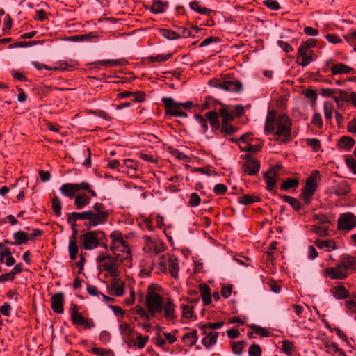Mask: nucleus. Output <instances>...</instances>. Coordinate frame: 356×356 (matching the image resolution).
<instances>
[{
  "mask_svg": "<svg viewBox=\"0 0 356 356\" xmlns=\"http://www.w3.org/2000/svg\"><path fill=\"white\" fill-rule=\"evenodd\" d=\"M124 282L118 279H114L111 284V289L114 290V295L117 297L121 296L124 293Z\"/></svg>",
  "mask_w": 356,
  "mask_h": 356,
  "instance_id": "ea45409f",
  "label": "nucleus"
},
{
  "mask_svg": "<svg viewBox=\"0 0 356 356\" xmlns=\"http://www.w3.org/2000/svg\"><path fill=\"white\" fill-rule=\"evenodd\" d=\"M92 353L99 356H115L113 351L111 349L94 347L90 351Z\"/></svg>",
  "mask_w": 356,
  "mask_h": 356,
  "instance_id": "4d7b16f0",
  "label": "nucleus"
},
{
  "mask_svg": "<svg viewBox=\"0 0 356 356\" xmlns=\"http://www.w3.org/2000/svg\"><path fill=\"white\" fill-rule=\"evenodd\" d=\"M144 246L143 250L146 253L159 254L165 251V244L156 239H154L152 237L149 236H143Z\"/></svg>",
  "mask_w": 356,
  "mask_h": 356,
  "instance_id": "1a4fd4ad",
  "label": "nucleus"
},
{
  "mask_svg": "<svg viewBox=\"0 0 356 356\" xmlns=\"http://www.w3.org/2000/svg\"><path fill=\"white\" fill-rule=\"evenodd\" d=\"M218 335L219 334L218 332H210L202 339V343L207 348H209L211 346L216 343Z\"/></svg>",
  "mask_w": 356,
  "mask_h": 356,
  "instance_id": "2f4dec72",
  "label": "nucleus"
},
{
  "mask_svg": "<svg viewBox=\"0 0 356 356\" xmlns=\"http://www.w3.org/2000/svg\"><path fill=\"white\" fill-rule=\"evenodd\" d=\"M198 339L197 331L193 330L190 332L184 334L182 337V341L184 343L187 344L189 347L195 345Z\"/></svg>",
  "mask_w": 356,
  "mask_h": 356,
  "instance_id": "7c9ffc66",
  "label": "nucleus"
},
{
  "mask_svg": "<svg viewBox=\"0 0 356 356\" xmlns=\"http://www.w3.org/2000/svg\"><path fill=\"white\" fill-rule=\"evenodd\" d=\"M79 306L72 304L70 307L71 321L74 325H83L85 329H92L95 327V323L92 318H85L79 312Z\"/></svg>",
  "mask_w": 356,
  "mask_h": 356,
  "instance_id": "6e6552de",
  "label": "nucleus"
},
{
  "mask_svg": "<svg viewBox=\"0 0 356 356\" xmlns=\"http://www.w3.org/2000/svg\"><path fill=\"white\" fill-rule=\"evenodd\" d=\"M90 194L88 193V194L85 193H79L74 197V205L77 209H82L86 206L88 205L90 202L91 198L90 197Z\"/></svg>",
  "mask_w": 356,
  "mask_h": 356,
  "instance_id": "b1692460",
  "label": "nucleus"
},
{
  "mask_svg": "<svg viewBox=\"0 0 356 356\" xmlns=\"http://www.w3.org/2000/svg\"><path fill=\"white\" fill-rule=\"evenodd\" d=\"M345 163L350 171L356 175V160L351 156H347L345 159Z\"/></svg>",
  "mask_w": 356,
  "mask_h": 356,
  "instance_id": "774afa93",
  "label": "nucleus"
},
{
  "mask_svg": "<svg viewBox=\"0 0 356 356\" xmlns=\"http://www.w3.org/2000/svg\"><path fill=\"white\" fill-rule=\"evenodd\" d=\"M276 131L274 133L276 140L288 143L290 141L292 122L286 115H280L275 120Z\"/></svg>",
  "mask_w": 356,
  "mask_h": 356,
  "instance_id": "f03ea898",
  "label": "nucleus"
},
{
  "mask_svg": "<svg viewBox=\"0 0 356 356\" xmlns=\"http://www.w3.org/2000/svg\"><path fill=\"white\" fill-rule=\"evenodd\" d=\"M314 54L313 50L309 51L300 46L298 49L296 63L302 67L307 66L314 60Z\"/></svg>",
  "mask_w": 356,
  "mask_h": 356,
  "instance_id": "dca6fc26",
  "label": "nucleus"
},
{
  "mask_svg": "<svg viewBox=\"0 0 356 356\" xmlns=\"http://www.w3.org/2000/svg\"><path fill=\"white\" fill-rule=\"evenodd\" d=\"M241 159L245 161L241 165L243 173L250 176H254L259 173L261 168L260 161L252 156L251 154L241 155Z\"/></svg>",
  "mask_w": 356,
  "mask_h": 356,
  "instance_id": "0eeeda50",
  "label": "nucleus"
},
{
  "mask_svg": "<svg viewBox=\"0 0 356 356\" xmlns=\"http://www.w3.org/2000/svg\"><path fill=\"white\" fill-rule=\"evenodd\" d=\"M180 307L182 310V316L187 319H191L193 317L194 311L193 307L186 305H181Z\"/></svg>",
  "mask_w": 356,
  "mask_h": 356,
  "instance_id": "69168bd1",
  "label": "nucleus"
},
{
  "mask_svg": "<svg viewBox=\"0 0 356 356\" xmlns=\"http://www.w3.org/2000/svg\"><path fill=\"white\" fill-rule=\"evenodd\" d=\"M172 56V54L169 53L167 54H160L157 56H152L148 58V60L152 63H163Z\"/></svg>",
  "mask_w": 356,
  "mask_h": 356,
  "instance_id": "5fc2aeb1",
  "label": "nucleus"
},
{
  "mask_svg": "<svg viewBox=\"0 0 356 356\" xmlns=\"http://www.w3.org/2000/svg\"><path fill=\"white\" fill-rule=\"evenodd\" d=\"M345 272L356 270V257L347 254L341 255L339 260Z\"/></svg>",
  "mask_w": 356,
  "mask_h": 356,
  "instance_id": "412c9836",
  "label": "nucleus"
},
{
  "mask_svg": "<svg viewBox=\"0 0 356 356\" xmlns=\"http://www.w3.org/2000/svg\"><path fill=\"white\" fill-rule=\"evenodd\" d=\"M219 115H220V111L218 112L212 111L207 112L204 114L205 118L207 119V122L210 124L211 131L214 134H217L218 130L221 124L219 120Z\"/></svg>",
  "mask_w": 356,
  "mask_h": 356,
  "instance_id": "aec40b11",
  "label": "nucleus"
},
{
  "mask_svg": "<svg viewBox=\"0 0 356 356\" xmlns=\"http://www.w3.org/2000/svg\"><path fill=\"white\" fill-rule=\"evenodd\" d=\"M117 262L127 263V259L118 254L117 259L104 261L102 264L105 271L108 272L111 276L115 277L118 275Z\"/></svg>",
  "mask_w": 356,
  "mask_h": 356,
  "instance_id": "f3484780",
  "label": "nucleus"
},
{
  "mask_svg": "<svg viewBox=\"0 0 356 356\" xmlns=\"http://www.w3.org/2000/svg\"><path fill=\"white\" fill-rule=\"evenodd\" d=\"M119 330L120 334L124 337H130L131 336L134 329L131 327V325L128 323H123L119 325Z\"/></svg>",
  "mask_w": 356,
  "mask_h": 356,
  "instance_id": "bf43d9fd",
  "label": "nucleus"
},
{
  "mask_svg": "<svg viewBox=\"0 0 356 356\" xmlns=\"http://www.w3.org/2000/svg\"><path fill=\"white\" fill-rule=\"evenodd\" d=\"M65 296L63 293L58 292L51 298V308L56 314H61L64 312Z\"/></svg>",
  "mask_w": 356,
  "mask_h": 356,
  "instance_id": "a211bd4d",
  "label": "nucleus"
},
{
  "mask_svg": "<svg viewBox=\"0 0 356 356\" xmlns=\"http://www.w3.org/2000/svg\"><path fill=\"white\" fill-rule=\"evenodd\" d=\"M256 334L259 335L262 337H268L270 336V332L264 327L259 325L252 324L250 326Z\"/></svg>",
  "mask_w": 356,
  "mask_h": 356,
  "instance_id": "13d9d810",
  "label": "nucleus"
},
{
  "mask_svg": "<svg viewBox=\"0 0 356 356\" xmlns=\"http://www.w3.org/2000/svg\"><path fill=\"white\" fill-rule=\"evenodd\" d=\"M149 336H143L141 334H138L136 336L137 342L130 341L127 342L128 346L131 347L132 345L136 346L138 348H143L147 343L149 341ZM127 343V341H125Z\"/></svg>",
  "mask_w": 356,
  "mask_h": 356,
  "instance_id": "c03bdc74",
  "label": "nucleus"
},
{
  "mask_svg": "<svg viewBox=\"0 0 356 356\" xmlns=\"http://www.w3.org/2000/svg\"><path fill=\"white\" fill-rule=\"evenodd\" d=\"M161 101L165 106V115L175 116V113L181 109L180 103L175 102L172 97H165Z\"/></svg>",
  "mask_w": 356,
  "mask_h": 356,
  "instance_id": "6ab92c4d",
  "label": "nucleus"
},
{
  "mask_svg": "<svg viewBox=\"0 0 356 356\" xmlns=\"http://www.w3.org/2000/svg\"><path fill=\"white\" fill-rule=\"evenodd\" d=\"M355 145V140L352 137L347 136H343L337 142L339 149L346 151H350Z\"/></svg>",
  "mask_w": 356,
  "mask_h": 356,
  "instance_id": "393cba45",
  "label": "nucleus"
},
{
  "mask_svg": "<svg viewBox=\"0 0 356 356\" xmlns=\"http://www.w3.org/2000/svg\"><path fill=\"white\" fill-rule=\"evenodd\" d=\"M271 114H273V118L270 116H267L264 127V132L266 135L271 134L275 133V130L276 129L275 120H276V113L275 111H272Z\"/></svg>",
  "mask_w": 356,
  "mask_h": 356,
  "instance_id": "c756f323",
  "label": "nucleus"
},
{
  "mask_svg": "<svg viewBox=\"0 0 356 356\" xmlns=\"http://www.w3.org/2000/svg\"><path fill=\"white\" fill-rule=\"evenodd\" d=\"M189 6L195 12L207 16H209L210 14L213 12V10L211 9L202 7L200 5V2L197 1H191L189 3Z\"/></svg>",
  "mask_w": 356,
  "mask_h": 356,
  "instance_id": "c9c22d12",
  "label": "nucleus"
},
{
  "mask_svg": "<svg viewBox=\"0 0 356 356\" xmlns=\"http://www.w3.org/2000/svg\"><path fill=\"white\" fill-rule=\"evenodd\" d=\"M99 234V232L97 231H89L82 235L81 239L83 240V248L84 250H93L99 245V241L98 239ZM100 234L104 236H106L104 232H101Z\"/></svg>",
  "mask_w": 356,
  "mask_h": 356,
  "instance_id": "f8f14e48",
  "label": "nucleus"
},
{
  "mask_svg": "<svg viewBox=\"0 0 356 356\" xmlns=\"http://www.w3.org/2000/svg\"><path fill=\"white\" fill-rule=\"evenodd\" d=\"M351 191L350 186L346 181L338 183L334 187V193L337 196H345Z\"/></svg>",
  "mask_w": 356,
  "mask_h": 356,
  "instance_id": "bb28decb",
  "label": "nucleus"
},
{
  "mask_svg": "<svg viewBox=\"0 0 356 356\" xmlns=\"http://www.w3.org/2000/svg\"><path fill=\"white\" fill-rule=\"evenodd\" d=\"M194 118L197 122H198L202 127L203 132L206 133L209 129V127L207 119L205 118V116H202L200 114H195Z\"/></svg>",
  "mask_w": 356,
  "mask_h": 356,
  "instance_id": "e2e57ef3",
  "label": "nucleus"
},
{
  "mask_svg": "<svg viewBox=\"0 0 356 356\" xmlns=\"http://www.w3.org/2000/svg\"><path fill=\"white\" fill-rule=\"evenodd\" d=\"M222 90L231 92L239 93L243 90V84L238 79L225 80L222 83Z\"/></svg>",
  "mask_w": 356,
  "mask_h": 356,
  "instance_id": "4be33fe9",
  "label": "nucleus"
},
{
  "mask_svg": "<svg viewBox=\"0 0 356 356\" xmlns=\"http://www.w3.org/2000/svg\"><path fill=\"white\" fill-rule=\"evenodd\" d=\"M261 145H252L250 143H246L244 145H239L240 150L248 152V154L259 152L261 151Z\"/></svg>",
  "mask_w": 356,
  "mask_h": 356,
  "instance_id": "49530a36",
  "label": "nucleus"
},
{
  "mask_svg": "<svg viewBox=\"0 0 356 356\" xmlns=\"http://www.w3.org/2000/svg\"><path fill=\"white\" fill-rule=\"evenodd\" d=\"M200 290L201 292V297L204 305H209L211 302V292L210 287L207 285H200Z\"/></svg>",
  "mask_w": 356,
  "mask_h": 356,
  "instance_id": "473e14b6",
  "label": "nucleus"
},
{
  "mask_svg": "<svg viewBox=\"0 0 356 356\" xmlns=\"http://www.w3.org/2000/svg\"><path fill=\"white\" fill-rule=\"evenodd\" d=\"M175 305L171 298H168L167 301L163 304V310L164 317L167 321H173L176 318Z\"/></svg>",
  "mask_w": 356,
  "mask_h": 356,
  "instance_id": "5701e85b",
  "label": "nucleus"
},
{
  "mask_svg": "<svg viewBox=\"0 0 356 356\" xmlns=\"http://www.w3.org/2000/svg\"><path fill=\"white\" fill-rule=\"evenodd\" d=\"M219 104L222 106L220 108V113L225 112L228 116L232 117L233 120L235 118L241 117L245 113L244 107L241 104L229 105L223 104L221 102Z\"/></svg>",
  "mask_w": 356,
  "mask_h": 356,
  "instance_id": "4468645a",
  "label": "nucleus"
},
{
  "mask_svg": "<svg viewBox=\"0 0 356 356\" xmlns=\"http://www.w3.org/2000/svg\"><path fill=\"white\" fill-rule=\"evenodd\" d=\"M126 62L125 59L102 60L98 61L96 64L108 67L124 65Z\"/></svg>",
  "mask_w": 356,
  "mask_h": 356,
  "instance_id": "de8ad7c7",
  "label": "nucleus"
},
{
  "mask_svg": "<svg viewBox=\"0 0 356 356\" xmlns=\"http://www.w3.org/2000/svg\"><path fill=\"white\" fill-rule=\"evenodd\" d=\"M51 207L54 214L59 217L61 215L62 202L58 197L54 196L51 198Z\"/></svg>",
  "mask_w": 356,
  "mask_h": 356,
  "instance_id": "8fccbe9b",
  "label": "nucleus"
},
{
  "mask_svg": "<svg viewBox=\"0 0 356 356\" xmlns=\"http://www.w3.org/2000/svg\"><path fill=\"white\" fill-rule=\"evenodd\" d=\"M280 197L282 198L285 202L289 204L295 211H300L301 204L298 199L286 195H280Z\"/></svg>",
  "mask_w": 356,
  "mask_h": 356,
  "instance_id": "37998d69",
  "label": "nucleus"
},
{
  "mask_svg": "<svg viewBox=\"0 0 356 356\" xmlns=\"http://www.w3.org/2000/svg\"><path fill=\"white\" fill-rule=\"evenodd\" d=\"M323 110L325 120L330 122L332 118L333 106L332 104L325 102L323 104Z\"/></svg>",
  "mask_w": 356,
  "mask_h": 356,
  "instance_id": "338daca9",
  "label": "nucleus"
},
{
  "mask_svg": "<svg viewBox=\"0 0 356 356\" xmlns=\"http://www.w3.org/2000/svg\"><path fill=\"white\" fill-rule=\"evenodd\" d=\"M324 346L328 353L334 355L338 353V356H346L344 351L340 349L337 344L334 342L330 343L326 341L324 343Z\"/></svg>",
  "mask_w": 356,
  "mask_h": 356,
  "instance_id": "e433bc0d",
  "label": "nucleus"
},
{
  "mask_svg": "<svg viewBox=\"0 0 356 356\" xmlns=\"http://www.w3.org/2000/svg\"><path fill=\"white\" fill-rule=\"evenodd\" d=\"M323 275L324 277L332 280H344L348 277L349 273L348 272H345L338 261L334 267L325 268L323 271Z\"/></svg>",
  "mask_w": 356,
  "mask_h": 356,
  "instance_id": "ddd939ff",
  "label": "nucleus"
},
{
  "mask_svg": "<svg viewBox=\"0 0 356 356\" xmlns=\"http://www.w3.org/2000/svg\"><path fill=\"white\" fill-rule=\"evenodd\" d=\"M79 191H86L92 197H97L96 191L93 190L92 186L86 181L76 184L66 183L63 184L60 188L61 194L70 198L75 197L76 193Z\"/></svg>",
  "mask_w": 356,
  "mask_h": 356,
  "instance_id": "39448f33",
  "label": "nucleus"
},
{
  "mask_svg": "<svg viewBox=\"0 0 356 356\" xmlns=\"http://www.w3.org/2000/svg\"><path fill=\"white\" fill-rule=\"evenodd\" d=\"M110 214V211L106 209L103 203L95 202L92 207V209L83 212L74 211L71 213H68L67 221L87 220L88 222H86L85 225L90 228L106 223L108 220Z\"/></svg>",
  "mask_w": 356,
  "mask_h": 356,
  "instance_id": "f257e3e1",
  "label": "nucleus"
},
{
  "mask_svg": "<svg viewBox=\"0 0 356 356\" xmlns=\"http://www.w3.org/2000/svg\"><path fill=\"white\" fill-rule=\"evenodd\" d=\"M353 70V68L343 63H339L332 66L331 72L332 75L348 74Z\"/></svg>",
  "mask_w": 356,
  "mask_h": 356,
  "instance_id": "cd10ccee",
  "label": "nucleus"
},
{
  "mask_svg": "<svg viewBox=\"0 0 356 356\" xmlns=\"http://www.w3.org/2000/svg\"><path fill=\"white\" fill-rule=\"evenodd\" d=\"M13 237L15 240L13 241L15 245L25 244L27 243V242L29 241V234L22 230H19L15 232L13 234Z\"/></svg>",
  "mask_w": 356,
  "mask_h": 356,
  "instance_id": "c85d7f7f",
  "label": "nucleus"
},
{
  "mask_svg": "<svg viewBox=\"0 0 356 356\" xmlns=\"http://www.w3.org/2000/svg\"><path fill=\"white\" fill-rule=\"evenodd\" d=\"M320 179L321 174L317 170H313L311 175L307 179L305 185L302 188V191L300 195V197L304 200L306 205L311 204L312 197L318 188L316 181Z\"/></svg>",
  "mask_w": 356,
  "mask_h": 356,
  "instance_id": "20e7f679",
  "label": "nucleus"
},
{
  "mask_svg": "<svg viewBox=\"0 0 356 356\" xmlns=\"http://www.w3.org/2000/svg\"><path fill=\"white\" fill-rule=\"evenodd\" d=\"M179 266L177 259H170L169 272L174 278H177L179 275Z\"/></svg>",
  "mask_w": 356,
  "mask_h": 356,
  "instance_id": "864d4df0",
  "label": "nucleus"
},
{
  "mask_svg": "<svg viewBox=\"0 0 356 356\" xmlns=\"http://www.w3.org/2000/svg\"><path fill=\"white\" fill-rule=\"evenodd\" d=\"M99 35L95 32H89L85 34L75 35L71 36L70 40L73 42L97 40Z\"/></svg>",
  "mask_w": 356,
  "mask_h": 356,
  "instance_id": "a878e982",
  "label": "nucleus"
},
{
  "mask_svg": "<svg viewBox=\"0 0 356 356\" xmlns=\"http://www.w3.org/2000/svg\"><path fill=\"white\" fill-rule=\"evenodd\" d=\"M201 198L197 193H192L189 196L188 204L189 207H195L200 205Z\"/></svg>",
  "mask_w": 356,
  "mask_h": 356,
  "instance_id": "0e129e2a",
  "label": "nucleus"
},
{
  "mask_svg": "<svg viewBox=\"0 0 356 356\" xmlns=\"http://www.w3.org/2000/svg\"><path fill=\"white\" fill-rule=\"evenodd\" d=\"M111 239V244L109 250L115 252L116 251L122 252L124 254L123 257L127 259V264H131L132 255L131 248L129 246L127 241L124 238L123 234L119 230H115L110 234Z\"/></svg>",
  "mask_w": 356,
  "mask_h": 356,
  "instance_id": "7ed1b4c3",
  "label": "nucleus"
},
{
  "mask_svg": "<svg viewBox=\"0 0 356 356\" xmlns=\"http://www.w3.org/2000/svg\"><path fill=\"white\" fill-rule=\"evenodd\" d=\"M299 185V179L298 178H287L286 180L284 181L281 186L280 189L282 191H288L290 189H295Z\"/></svg>",
  "mask_w": 356,
  "mask_h": 356,
  "instance_id": "58836bf2",
  "label": "nucleus"
},
{
  "mask_svg": "<svg viewBox=\"0 0 356 356\" xmlns=\"http://www.w3.org/2000/svg\"><path fill=\"white\" fill-rule=\"evenodd\" d=\"M145 304L147 311L152 318L163 311L162 296L159 293L151 291L149 287L145 296Z\"/></svg>",
  "mask_w": 356,
  "mask_h": 356,
  "instance_id": "423d86ee",
  "label": "nucleus"
},
{
  "mask_svg": "<svg viewBox=\"0 0 356 356\" xmlns=\"http://www.w3.org/2000/svg\"><path fill=\"white\" fill-rule=\"evenodd\" d=\"M223 325H224V322L223 321H219V322H215V323L209 322V323H204V324H199L197 325V327L200 329L203 330L202 334H206V331H205L206 329L216 330V329L220 328Z\"/></svg>",
  "mask_w": 356,
  "mask_h": 356,
  "instance_id": "603ef678",
  "label": "nucleus"
},
{
  "mask_svg": "<svg viewBox=\"0 0 356 356\" xmlns=\"http://www.w3.org/2000/svg\"><path fill=\"white\" fill-rule=\"evenodd\" d=\"M134 312L140 316L142 320L149 321L152 317L150 313H147L145 310L140 305H136L134 309Z\"/></svg>",
  "mask_w": 356,
  "mask_h": 356,
  "instance_id": "6e6d98bb",
  "label": "nucleus"
},
{
  "mask_svg": "<svg viewBox=\"0 0 356 356\" xmlns=\"http://www.w3.org/2000/svg\"><path fill=\"white\" fill-rule=\"evenodd\" d=\"M220 114L222 118V122L216 135L220 134L222 136L226 137L228 136H232L237 132L238 127L232 124V122H233L232 117L228 116L225 112Z\"/></svg>",
  "mask_w": 356,
  "mask_h": 356,
  "instance_id": "9d476101",
  "label": "nucleus"
},
{
  "mask_svg": "<svg viewBox=\"0 0 356 356\" xmlns=\"http://www.w3.org/2000/svg\"><path fill=\"white\" fill-rule=\"evenodd\" d=\"M315 245L320 249L327 248V251L333 250L337 248L336 243L332 240H316Z\"/></svg>",
  "mask_w": 356,
  "mask_h": 356,
  "instance_id": "79ce46f5",
  "label": "nucleus"
},
{
  "mask_svg": "<svg viewBox=\"0 0 356 356\" xmlns=\"http://www.w3.org/2000/svg\"><path fill=\"white\" fill-rule=\"evenodd\" d=\"M278 171L275 168H270L264 174V179L266 183V189L270 191L273 195H277V192L275 190Z\"/></svg>",
  "mask_w": 356,
  "mask_h": 356,
  "instance_id": "2eb2a0df",
  "label": "nucleus"
},
{
  "mask_svg": "<svg viewBox=\"0 0 356 356\" xmlns=\"http://www.w3.org/2000/svg\"><path fill=\"white\" fill-rule=\"evenodd\" d=\"M167 6L168 3H164L161 0H154L149 10L152 13L159 14L164 13Z\"/></svg>",
  "mask_w": 356,
  "mask_h": 356,
  "instance_id": "4c0bfd02",
  "label": "nucleus"
},
{
  "mask_svg": "<svg viewBox=\"0 0 356 356\" xmlns=\"http://www.w3.org/2000/svg\"><path fill=\"white\" fill-rule=\"evenodd\" d=\"M282 351L287 355H293L295 351V346L292 341L289 340H283L282 341Z\"/></svg>",
  "mask_w": 356,
  "mask_h": 356,
  "instance_id": "3c124183",
  "label": "nucleus"
},
{
  "mask_svg": "<svg viewBox=\"0 0 356 356\" xmlns=\"http://www.w3.org/2000/svg\"><path fill=\"white\" fill-rule=\"evenodd\" d=\"M306 144L312 148L314 152H318L321 147V141L317 138H307Z\"/></svg>",
  "mask_w": 356,
  "mask_h": 356,
  "instance_id": "680f3d73",
  "label": "nucleus"
},
{
  "mask_svg": "<svg viewBox=\"0 0 356 356\" xmlns=\"http://www.w3.org/2000/svg\"><path fill=\"white\" fill-rule=\"evenodd\" d=\"M356 227V216L351 212L341 213L337 220V229L348 232Z\"/></svg>",
  "mask_w": 356,
  "mask_h": 356,
  "instance_id": "9b49d317",
  "label": "nucleus"
},
{
  "mask_svg": "<svg viewBox=\"0 0 356 356\" xmlns=\"http://www.w3.org/2000/svg\"><path fill=\"white\" fill-rule=\"evenodd\" d=\"M261 201V198L258 195L246 194L241 196L238 198L239 204L243 205H248L254 202H259Z\"/></svg>",
  "mask_w": 356,
  "mask_h": 356,
  "instance_id": "72a5a7b5",
  "label": "nucleus"
},
{
  "mask_svg": "<svg viewBox=\"0 0 356 356\" xmlns=\"http://www.w3.org/2000/svg\"><path fill=\"white\" fill-rule=\"evenodd\" d=\"M159 33L168 40H173L178 39V35H177L176 31L167 29H161Z\"/></svg>",
  "mask_w": 356,
  "mask_h": 356,
  "instance_id": "052dcab7",
  "label": "nucleus"
},
{
  "mask_svg": "<svg viewBox=\"0 0 356 356\" xmlns=\"http://www.w3.org/2000/svg\"><path fill=\"white\" fill-rule=\"evenodd\" d=\"M68 251L70 259L72 261L76 260L79 253V246L76 241L70 240Z\"/></svg>",
  "mask_w": 356,
  "mask_h": 356,
  "instance_id": "a18cd8bd",
  "label": "nucleus"
},
{
  "mask_svg": "<svg viewBox=\"0 0 356 356\" xmlns=\"http://www.w3.org/2000/svg\"><path fill=\"white\" fill-rule=\"evenodd\" d=\"M78 65L77 63H74L72 61H70V63L67 61H63L60 62L58 63V67H54V71L60 70V71H65V70H73L74 69L76 68V66Z\"/></svg>",
  "mask_w": 356,
  "mask_h": 356,
  "instance_id": "09e8293b",
  "label": "nucleus"
},
{
  "mask_svg": "<svg viewBox=\"0 0 356 356\" xmlns=\"http://www.w3.org/2000/svg\"><path fill=\"white\" fill-rule=\"evenodd\" d=\"M332 292L334 297L339 300H342L349 296V291L343 285L334 286L332 289Z\"/></svg>",
  "mask_w": 356,
  "mask_h": 356,
  "instance_id": "f704fd0d",
  "label": "nucleus"
},
{
  "mask_svg": "<svg viewBox=\"0 0 356 356\" xmlns=\"http://www.w3.org/2000/svg\"><path fill=\"white\" fill-rule=\"evenodd\" d=\"M337 95L334 97L338 107H342L346 102H348V94L347 92L341 89H337Z\"/></svg>",
  "mask_w": 356,
  "mask_h": 356,
  "instance_id": "a19ab883",
  "label": "nucleus"
}]
</instances>
